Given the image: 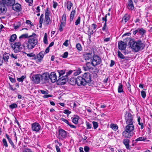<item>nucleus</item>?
<instances>
[{"mask_svg":"<svg viewBox=\"0 0 152 152\" xmlns=\"http://www.w3.org/2000/svg\"><path fill=\"white\" fill-rule=\"evenodd\" d=\"M37 36L36 34L33 33L31 35L29 36L27 42L26 43V47L28 50L34 48L38 43Z\"/></svg>","mask_w":152,"mask_h":152,"instance_id":"1","label":"nucleus"},{"mask_svg":"<svg viewBox=\"0 0 152 152\" xmlns=\"http://www.w3.org/2000/svg\"><path fill=\"white\" fill-rule=\"evenodd\" d=\"M130 46L133 51L137 52L140 50H142L145 45L141 40H138L131 42Z\"/></svg>","mask_w":152,"mask_h":152,"instance_id":"2","label":"nucleus"},{"mask_svg":"<svg viewBox=\"0 0 152 152\" xmlns=\"http://www.w3.org/2000/svg\"><path fill=\"white\" fill-rule=\"evenodd\" d=\"M92 66H95L100 64L102 62L101 58L98 55L94 54L93 55V58L91 59Z\"/></svg>","mask_w":152,"mask_h":152,"instance_id":"3","label":"nucleus"},{"mask_svg":"<svg viewBox=\"0 0 152 152\" xmlns=\"http://www.w3.org/2000/svg\"><path fill=\"white\" fill-rule=\"evenodd\" d=\"M126 123L128 125H132L133 123V117L131 114L129 112H126L125 115Z\"/></svg>","mask_w":152,"mask_h":152,"instance_id":"4","label":"nucleus"},{"mask_svg":"<svg viewBox=\"0 0 152 152\" xmlns=\"http://www.w3.org/2000/svg\"><path fill=\"white\" fill-rule=\"evenodd\" d=\"M11 46L14 52L15 53L20 52L22 49V48L21 47V44L20 42H15L13 44H11Z\"/></svg>","mask_w":152,"mask_h":152,"instance_id":"5","label":"nucleus"},{"mask_svg":"<svg viewBox=\"0 0 152 152\" xmlns=\"http://www.w3.org/2000/svg\"><path fill=\"white\" fill-rule=\"evenodd\" d=\"M50 14L48 8H47L45 10V20L43 23V24L45 25L48 26L51 22V20H50L49 17Z\"/></svg>","mask_w":152,"mask_h":152,"instance_id":"6","label":"nucleus"},{"mask_svg":"<svg viewBox=\"0 0 152 152\" xmlns=\"http://www.w3.org/2000/svg\"><path fill=\"white\" fill-rule=\"evenodd\" d=\"M41 75L40 74L34 75L31 78V80L35 84H38L40 83V81H41Z\"/></svg>","mask_w":152,"mask_h":152,"instance_id":"7","label":"nucleus"},{"mask_svg":"<svg viewBox=\"0 0 152 152\" xmlns=\"http://www.w3.org/2000/svg\"><path fill=\"white\" fill-rule=\"evenodd\" d=\"M66 132L62 129H60L58 130V138L59 139L63 140L66 137Z\"/></svg>","mask_w":152,"mask_h":152,"instance_id":"8","label":"nucleus"},{"mask_svg":"<svg viewBox=\"0 0 152 152\" xmlns=\"http://www.w3.org/2000/svg\"><path fill=\"white\" fill-rule=\"evenodd\" d=\"M57 81V84L58 85H61L65 84L66 83V81L68 80V78L67 76H64L59 77Z\"/></svg>","mask_w":152,"mask_h":152,"instance_id":"9","label":"nucleus"},{"mask_svg":"<svg viewBox=\"0 0 152 152\" xmlns=\"http://www.w3.org/2000/svg\"><path fill=\"white\" fill-rule=\"evenodd\" d=\"M4 6L12 7L15 3V0H0Z\"/></svg>","mask_w":152,"mask_h":152,"instance_id":"10","label":"nucleus"},{"mask_svg":"<svg viewBox=\"0 0 152 152\" xmlns=\"http://www.w3.org/2000/svg\"><path fill=\"white\" fill-rule=\"evenodd\" d=\"M41 126L38 123L35 122L31 124V129L34 132H38Z\"/></svg>","mask_w":152,"mask_h":152,"instance_id":"11","label":"nucleus"},{"mask_svg":"<svg viewBox=\"0 0 152 152\" xmlns=\"http://www.w3.org/2000/svg\"><path fill=\"white\" fill-rule=\"evenodd\" d=\"M44 51H41L37 55H35V58H34V59L36 60L39 62H41L44 57Z\"/></svg>","mask_w":152,"mask_h":152,"instance_id":"12","label":"nucleus"},{"mask_svg":"<svg viewBox=\"0 0 152 152\" xmlns=\"http://www.w3.org/2000/svg\"><path fill=\"white\" fill-rule=\"evenodd\" d=\"M77 84L78 86H84L86 83L82 77L79 76L77 78Z\"/></svg>","mask_w":152,"mask_h":152,"instance_id":"13","label":"nucleus"},{"mask_svg":"<svg viewBox=\"0 0 152 152\" xmlns=\"http://www.w3.org/2000/svg\"><path fill=\"white\" fill-rule=\"evenodd\" d=\"M82 77L86 83L91 82V75L89 73H85L84 74Z\"/></svg>","mask_w":152,"mask_h":152,"instance_id":"14","label":"nucleus"},{"mask_svg":"<svg viewBox=\"0 0 152 152\" xmlns=\"http://www.w3.org/2000/svg\"><path fill=\"white\" fill-rule=\"evenodd\" d=\"M92 52H85L83 54V58L85 60L88 61L92 59L93 58V56L92 55Z\"/></svg>","mask_w":152,"mask_h":152,"instance_id":"15","label":"nucleus"},{"mask_svg":"<svg viewBox=\"0 0 152 152\" xmlns=\"http://www.w3.org/2000/svg\"><path fill=\"white\" fill-rule=\"evenodd\" d=\"M41 80L42 81H47L49 80L50 74L48 72H46L41 75Z\"/></svg>","mask_w":152,"mask_h":152,"instance_id":"16","label":"nucleus"},{"mask_svg":"<svg viewBox=\"0 0 152 152\" xmlns=\"http://www.w3.org/2000/svg\"><path fill=\"white\" fill-rule=\"evenodd\" d=\"M126 43L122 41L118 42V47L121 50H124L126 47Z\"/></svg>","mask_w":152,"mask_h":152,"instance_id":"17","label":"nucleus"},{"mask_svg":"<svg viewBox=\"0 0 152 152\" xmlns=\"http://www.w3.org/2000/svg\"><path fill=\"white\" fill-rule=\"evenodd\" d=\"M122 134L123 136L127 138H130L133 135L132 132H130L125 129Z\"/></svg>","mask_w":152,"mask_h":152,"instance_id":"18","label":"nucleus"},{"mask_svg":"<svg viewBox=\"0 0 152 152\" xmlns=\"http://www.w3.org/2000/svg\"><path fill=\"white\" fill-rule=\"evenodd\" d=\"M12 9L16 11H19L21 10V5L18 3L14 4L12 6Z\"/></svg>","mask_w":152,"mask_h":152,"instance_id":"19","label":"nucleus"},{"mask_svg":"<svg viewBox=\"0 0 152 152\" xmlns=\"http://www.w3.org/2000/svg\"><path fill=\"white\" fill-rule=\"evenodd\" d=\"M49 77V79L50 80L51 82L52 83H54L57 80V76L54 72H52L50 75Z\"/></svg>","mask_w":152,"mask_h":152,"instance_id":"20","label":"nucleus"},{"mask_svg":"<svg viewBox=\"0 0 152 152\" xmlns=\"http://www.w3.org/2000/svg\"><path fill=\"white\" fill-rule=\"evenodd\" d=\"M129 140L128 138L124 139L123 141V143L125 145L127 150H130L129 147Z\"/></svg>","mask_w":152,"mask_h":152,"instance_id":"21","label":"nucleus"},{"mask_svg":"<svg viewBox=\"0 0 152 152\" xmlns=\"http://www.w3.org/2000/svg\"><path fill=\"white\" fill-rule=\"evenodd\" d=\"M134 129V126L133 124L132 125L128 124L124 128L125 130L131 132H132Z\"/></svg>","mask_w":152,"mask_h":152,"instance_id":"22","label":"nucleus"},{"mask_svg":"<svg viewBox=\"0 0 152 152\" xmlns=\"http://www.w3.org/2000/svg\"><path fill=\"white\" fill-rule=\"evenodd\" d=\"M6 9L5 6L0 0V14L1 13H5L6 12Z\"/></svg>","mask_w":152,"mask_h":152,"instance_id":"23","label":"nucleus"},{"mask_svg":"<svg viewBox=\"0 0 152 152\" xmlns=\"http://www.w3.org/2000/svg\"><path fill=\"white\" fill-rule=\"evenodd\" d=\"M79 118V117L78 115H74L73 117H72L71 118L73 122L75 124H77L78 123Z\"/></svg>","mask_w":152,"mask_h":152,"instance_id":"24","label":"nucleus"},{"mask_svg":"<svg viewBox=\"0 0 152 152\" xmlns=\"http://www.w3.org/2000/svg\"><path fill=\"white\" fill-rule=\"evenodd\" d=\"M128 8L129 9L132 10L134 9V7L132 0H128Z\"/></svg>","mask_w":152,"mask_h":152,"instance_id":"25","label":"nucleus"},{"mask_svg":"<svg viewBox=\"0 0 152 152\" xmlns=\"http://www.w3.org/2000/svg\"><path fill=\"white\" fill-rule=\"evenodd\" d=\"M76 11L75 10H73L72 11L70 15V22H72L74 18Z\"/></svg>","mask_w":152,"mask_h":152,"instance_id":"26","label":"nucleus"},{"mask_svg":"<svg viewBox=\"0 0 152 152\" xmlns=\"http://www.w3.org/2000/svg\"><path fill=\"white\" fill-rule=\"evenodd\" d=\"M69 83L71 85H74L77 84V78H71L69 81Z\"/></svg>","mask_w":152,"mask_h":152,"instance_id":"27","label":"nucleus"},{"mask_svg":"<svg viewBox=\"0 0 152 152\" xmlns=\"http://www.w3.org/2000/svg\"><path fill=\"white\" fill-rule=\"evenodd\" d=\"M10 54L8 53H5L3 55V58L4 61L7 62L9 58Z\"/></svg>","mask_w":152,"mask_h":152,"instance_id":"28","label":"nucleus"},{"mask_svg":"<svg viewBox=\"0 0 152 152\" xmlns=\"http://www.w3.org/2000/svg\"><path fill=\"white\" fill-rule=\"evenodd\" d=\"M129 15L126 14L122 18V21H124V23H125L129 20Z\"/></svg>","mask_w":152,"mask_h":152,"instance_id":"29","label":"nucleus"},{"mask_svg":"<svg viewBox=\"0 0 152 152\" xmlns=\"http://www.w3.org/2000/svg\"><path fill=\"white\" fill-rule=\"evenodd\" d=\"M66 5L67 9L69 11L73 6V4L71 1H68L66 2Z\"/></svg>","mask_w":152,"mask_h":152,"instance_id":"30","label":"nucleus"},{"mask_svg":"<svg viewBox=\"0 0 152 152\" xmlns=\"http://www.w3.org/2000/svg\"><path fill=\"white\" fill-rule=\"evenodd\" d=\"M86 65L87 69H88L90 70L92 69L93 68L92 67V61H91V62H87L86 64Z\"/></svg>","mask_w":152,"mask_h":152,"instance_id":"31","label":"nucleus"},{"mask_svg":"<svg viewBox=\"0 0 152 152\" xmlns=\"http://www.w3.org/2000/svg\"><path fill=\"white\" fill-rule=\"evenodd\" d=\"M17 38V36L15 34H13L11 35L9 39L10 42H14Z\"/></svg>","mask_w":152,"mask_h":152,"instance_id":"32","label":"nucleus"},{"mask_svg":"<svg viewBox=\"0 0 152 152\" xmlns=\"http://www.w3.org/2000/svg\"><path fill=\"white\" fill-rule=\"evenodd\" d=\"M137 121L139 125L141 126V129H142L144 127L143 124L142 122H141V119L140 117L138 118Z\"/></svg>","mask_w":152,"mask_h":152,"instance_id":"33","label":"nucleus"},{"mask_svg":"<svg viewBox=\"0 0 152 152\" xmlns=\"http://www.w3.org/2000/svg\"><path fill=\"white\" fill-rule=\"evenodd\" d=\"M123 86L121 84L119 83L118 88V93H121L124 92L123 89Z\"/></svg>","mask_w":152,"mask_h":152,"instance_id":"34","label":"nucleus"},{"mask_svg":"<svg viewBox=\"0 0 152 152\" xmlns=\"http://www.w3.org/2000/svg\"><path fill=\"white\" fill-rule=\"evenodd\" d=\"M146 138H144V137H140L138 138L135 140L136 142L144 141L145 140Z\"/></svg>","mask_w":152,"mask_h":152,"instance_id":"35","label":"nucleus"},{"mask_svg":"<svg viewBox=\"0 0 152 152\" xmlns=\"http://www.w3.org/2000/svg\"><path fill=\"white\" fill-rule=\"evenodd\" d=\"M20 39L22 38H29V36L28 35V34H25L21 35L20 37H19Z\"/></svg>","mask_w":152,"mask_h":152,"instance_id":"36","label":"nucleus"},{"mask_svg":"<svg viewBox=\"0 0 152 152\" xmlns=\"http://www.w3.org/2000/svg\"><path fill=\"white\" fill-rule=\"evenodd\" d=\"M43 42H44V43L46 44H48V42L47 40V35L46 33H45L44 34Z\"/></svg>","mask_w":152,"mask_h":152,"instance_id":"37","label":"nucleus"},{"mask_svg":"<svg viewBox=\"0 0 152 152\" xmlns=\"http://www.w3.org/2000/svg\"><path fill=\"white\" fill-rule=\"evenodd\" d=\"M118 56L119 58L121 59H124L125 58L124 56L119 51H118Z\"/></svg>","mask_w":152,"mask_h":152,"instance_id":"38","label":"nucleus"},{"mask_svg":"<svg viewBox=\"0 0 152 152\" xmlns=\"http://www.w3.org/2000/svg\"><path fill=\"white\" fill-rule=\"evenodd\" d=\"M111 128L113 130L116 131L118 129V127L116 124H113L111 126Z\"/></svg>","mask_w":152,"mask_h":152,"instance_id":"39","label":"nucleus"},{"mask_svg":"<svg viewBox=\"0 0 152 152\" xmlns=\"http://www.w3.org/2000/svg\"><path fill=\"white\" fill-rule=\"evenodd\" d=\"M9 107L10 108L13 109L17 108L18 107V105L14 103L10 105Z\"/></svg>","mask_w":152,"mask_h":152,"instance_id":"40","label":"nucleus"},{"mask_svg":"<svg viewBox=\"0 0 152 152\" xmlns=\"http://www.w3.org/2000/svg\"><path fill=\"white\" fill-rule=\"evenodd\" d=\"M139 33L141 35H143L145 33V31L142 28L140 29L139 28Z\"/></svg>","mask_w":152,"mask_h":152,"instance_id":"41","label":"nucleus"},{"mask_svg":"<svg viewBox=\"0 0 152 152\" xmlns=\"http://www.w3.org/2000/svg\"><path fill=\"white\" fill-rule=\"evenodd\" d=\"M57 72H58L59 74V76L58 77H61V75H64L65 74V71L64 70H58Z\"/></svg>","mask_w":152,"mask_h":152,"instance_id":"42","label":"nucleus"},{"mask_svg":"<svg viewBox=\"0 0 152 152\" xmlns=\"http://www.w3.org/2000/svg\"><path fill=\"white\" fill-rule=\"evenodd\" d=\"M26 77V76H22L20 78L17 77V79L18 82H22L24 79Z\"/></svg>","mask_w":152,"mask_h":152,"instance_id":"43","label":"nucleus"},{"mask_svg":"<svg viewBox=\"0 0 152 152\" xmlns=\"http://www.w3.org/2000/svg\"><path fill=\"white\" fill-rule=\"evenodd\" d=\"M80 17L79 16L78 17L77 19L76 20L75 23V24L76 25H77L78 24H80Z\"/></svg>","mask_w":152,"mask_h":152,"instance_id":"44","label":"nucleus"},{"mask_svg":"<svg viewBox=\"0 0 152 152\" xmlns=\"http://www.w3.org/2000/svg\"><path fill=\"white\" fill-rule=\"evenodd\" d=\"M92 124H93L94 128V129H96L98 127V125L97 122L95 121H93L92 122Z\"/></svg>","mask_w":152,"mask_h":152,"instance_id":"45","label":"nucleus"},{"mask_svg":"<svg viewBox=\"0 0 152 152\" xmlns=\"http://www.w3.org/2000/svg\"><path fill=\"white\" fill-rule=\"evenodd\" d=\"M76 48L80 51H81L82 50L81 46L80 43H77L76 44Z\"/></svg>","mask_w":152,"mask_h":152,"instance_id":"46","label":"nucleus"},{"mask_svg":"<svg viewBox=\"0 0 152 152\" xmlns=\"http://www.w3.org/2000/svg\"><path fill=\"white\" fill-rule=\"evenodd\" d=\"M25 54H26L27 56H28V57H34V58H35V54L33 53H27L25 52H23Z\"/></svg>","mask_w":152,"mask_h":152,"instance_id":"47","label":"nucleus"},{"mask_svg":"<svg viewBox=\"0 0 152 152\" xmlns=\"http://www.w3.org/2000/svg\"><path fill=\"white\" fill-rule=\"evenodd\" d=\"M61 21L66 22V15L65 13H64L62 16Z\"/></svg>","mask_w":152,"mask_h":152,"instance_id":"48","label":"nucleus"},{"mask_svg":"<svg viewBox=\"0 0 152 152\" xmlns=\"http://www.w3.org/2000/svg\"><path fill=\"white\" fill-rule=\"evenodd\" d=\"M94 33V31L93 30L90 31V28H88V36L92 35Z\"/></svg>","mask_w":152,"mask_h":152,"instance_id":"49","label":"nucleus"},{"mask_svg":"<svg viewBox=\"0 0 152 152\" xmlns=\"http://www.w3.org/2000/svg\"><path fill=\"white\" fill-rule=\"evenodd\" d=\"M9 79L10 81L12 83H14L16 82V80L15 78H12L10 76L9 77Z\"/></svg>","mask_w":152,"mask_h":152,"instance_id":"50","label":"nucleus"},{"mask_svg":"<svg viewBox=\"0 0 152 152\" xmlns=\"http://www.w3.org/2000/svg\"><path fill=\"white\" fill-rule=\"evenodd\" d=\"M2 142L4 146L6 147H7L8 146L7 143L6 139L4 138L3 139Z\"/></svg>","mask_w":152,"mask_h":152,"instance_id":"51","label":"nucleus"},{"mask_svg":"<svg viewBox=\"0 0 152 152\" xmlns=\"http://www.w3.org/2000/svg\"><path fill=\"white\" fill-rule=\"evenodd\" d=\"M141 95L143 98H145L146 96V94L145 91H141Z\"/></svg>","mask_w":152,"mask_h":152,"instance_id":"52","label":"nucleus"},{"mask_svg":"<svg viewBox=\"0 0 152 152\" xmlns=\"http://www.w3.org/2000/svg\"><path fill=\"white\" fill-rule=\"evenodd\" d=\"M9 143H10V144L12 146V147L13 148L15 149H16V147L15 146V145H14L13 142L12 141V140H10V141H9Z\"/></svg>","mask_w":152,"mask_h":152,"instance_id":"53","label":"nucleus"},{"mask_svg":"<svg viewBox=\"0 0 152 152\" xmlns=\"http://www.w3.org/2000/svg\"><path fill=\"white\" fill-rule=\"evenodd\" d=\"M64 113L65 114H67V115H69L71 113V112L69 111L68 110H65L64 111Z\"/></svg>","mask_w":152,"mask_h":152,"instance_id":"54","label":"nucleus"},{"mask_svg":"<svg viewBox=\"0 0 152 152\" xmlns=\"http://www.w3.org/2000/svg\"><path fill=\"white\" fill-rule=\"evenodd\" d=\"M68 53L67 52H65L64 53L62 57L63 58H66L68 56Z\"/></svg>","mask_w":152,"mask_h":152,"instance_id":"55","label":"nucleus"},{"mask_svg":"<svg viewBox=\"0 0 152 152\" xmlns=\"http://www.w3.org/2000/svg\"><path fill=\"white\" fill-rule=\"evenodd\" d=\"M87 129H90L92 127V125L91 124L89 123H87L86 124Z\"/></svg>","mask_w":152,"mask_h":152,"instance_id":"56","label":"nucleus"},{"mask_svg":"<svg viewBox=\"0 0 152 152\" xmlns=\"http://www.w3.org/2000/svg\"><path fill=\"white\" fill-rule=\"evenodd\" d=\"M40 91L41 93L43 94H47L48 93V90L45 91L44 90H40Z\"/></svg>","mask_w":152,"mask_h":152,"instance_id":"57","label":"nucleus"},{"mask_svg":"<svg viewBox=\"0 0 152 152\" xmlns=\"http://www.w3.org/2000/svg\"><path fill=\"white\" fill-rule=\"evenodd\" d=\"M61 120L63 122H64L65 123H66V124H67L68 125L69 124V122L67 120L65 119L64 118H61Z\"/></svg>","mask_w":152,"mask_h":152,"instance_id":"58","label":"nucleus"},{"mask_svg":"<svg viewBox=\"0 0 152 152\" xmlns=\"http://www.w3.org/2000/svg\"><path fill=\"white\" fill-rule=\"evenodd\" d=\"M107 15H106L104 17H102V20L103 21H104V23H107Z\"/></svg>","mask_w":152,"mask_h":152,"instance_id":"59","label":"nucleus"},{"mask_svg":"<svg viewBox=\"0 0 152 152\" xmlns=\"http://www.w3.org/2000/svg\"><path fill=\"white\" fill-rule=\"evenodd\" d=\"M53 95L52 94L51 95H45L43 96V97L44 98H48L50 97H53Z\"/></svg>","mask_w":152,"mask_h":152,"instance_id":"60","label":"nucleus"},{"mask_svg":"<svg viewBox=\"0 0 152 152\" xmlns=\"http://www.w3.org/2000/svg\"><path fill=\"white\" fill-rule=\"evenodd\" d=\"M53 7L54 8H56V7L58 5V4L57 3V2L55 1H53Z\"/></svg>","mask_w":152,"mask_h":152,"instance_id":"61","label":"nucleus"},{"mask_svg":"<svg viewBox=\"0 0 152 152\" xmlns=\"http://www.w3.org/2000/svg\"><path fill=\"white\" fill-rule=\"evenodd\" d=\"M10 56L13 58H14L15 59H16L17 58V56L16 55H14L13 53H12L10 55Z\"/></svg>","mask_w":152,"mask_h":152,"instance_id":"62","label":"nucleus"},{"mask_svg":"<svg viewBox=\"0 0 152 152\" xmlns=\"http://www.w3.org/2000/svg\"><path fill=\"white\" fill-rule=\"evenodd\" d=\"M84 150L86 152H88L89 148L88 146H85L84 148Z\"/></svg>","mask_w":152,"mask_h":152,"instance_id":"63","label":"nucleus"},{"mask_svg":"<svg viewBox=\"0 0 152 152\" xmlns=\"http://www.w3.org/2000/svg\"><path fill=\"white\" fill-rule=\"evenodd\" d=\"M23 152H32L31 150L29 148H26Z\"/></svg>","mask_w":152,"mask_h":152,"instance_id":"64","label":"nucleus"}]
</instances>
